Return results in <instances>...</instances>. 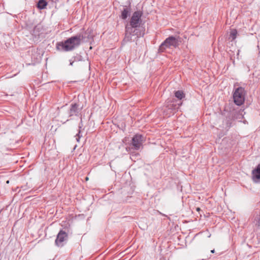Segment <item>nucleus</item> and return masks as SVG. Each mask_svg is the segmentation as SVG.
<instances>
[{"mask_svg": "<svg viewBox=\"0 0 260 260\" xmlns=\"http://www.w3.org/2000/svg\"><path fill=\"white\" fill-rule=\"evenodd\" d=\"M52 2L56 3L57 0H51Z\"/></svg>", "mask_w": 260, "mask_h": 260, "instance_id": "obj_20", "label": "nucleus"}, {"mask_svg": "<svg viewBox=\"0 0 260 260\" xmlns=\"http://www.w3.org/2000/svg\"><path fill=\"white\" fill-rule=\"evenodd\" d=\"M181 104L182 103L178 104V105L174 104L173 103L168 104L166 106L164 111H165L166 110H170L171 112L175 111L179 108V107L181 105Z\"/></svg>", "mask_w": 260, "mask_h": 260, "instance_id": "obj_9", "label": "nucleus"}, {"mask_svg": "<svg viewBox=\"0 0 260 260\" xmlns=\"http://www.w3.org/2000/svg\"><path fill=\"white\" fill-rule=\"evenodd\" d=\"M236 111V113H237V110H235Z\"/></svg>", "mask_w": 260, "mask_h": 260, "instance_id": "obj_24", "label": "nucleus"}, {"mask_svg": "<svg viewBox=\"0 0 260 260\" xmlns=\"http://www.w3.org/2000/svg\"><path fill=\"white\" fill-rule=\"evenodd\" d=\"M88 180V177H86V180Z\"/></svg>", "mask_w": 260, "mask_h": 260, "instance_id": "obj_23", "label": "nucleus"}, {"mask_svg": "<svg viewBox=\"0 0 260 260\" xmlns=\"http://www.w3.org/2000/svg\"><path fill=\"white\" fill-rule=\"evenodd\" d=\"M83 127V124H82V118L81 117V121H80V123H79V130H80L81 131V128Z\"/></svg>", "mask_w": 260, "mask_h": 260, "instance_id": "obj_16", "label": "nucleus"}, {"mask_svg": "<svg viewBox=\"0 0 260 260\" xmlns=\"http://www.w3.org/2000/svg\"><path fill=\"white\" fill-rule=\"evenodd\" d=\"M211 253H214V252H215V250H214V249L212 250L211 251Z\"/></svg>", "mask_w": 260, "mask_h": 260, "instance_id": "obj_19", "label": "nucleus"}, {"mask_svg": "<svg viewBox=\"0 0 260 260\" xmlns=\"http://www.w3.org/2000/svg\"><path fill=\"white\" fill-rule=\"evenodd\" d=\"M252 179L255 182H259L260 180V163L252 172Z\"/></svg>", "mask_w": 260, "mask_h": 260, "instance_id": "obj_8", "label": "nucleus"}, {"mask_svg": "<svg viewBox=\"0 0 260 260\" xmlns=\"http://www.w3.org/2000/svg\"><path fill=\"white\" fill-rule=\"evenodd\" d=\"M68 238V234L63 230H60L57 235L55 241V244L57 246H62V243Z\"/></svg>", "mask_w": 260, "mask_h": 260, "instance_id": "obj_7", "label": "nucleus"}, {"mask_svg": "<svg viewBox=\"0 0 260 260\" xmlns=\"http://www.w3.org/2000/svg\"><path fill=\"white\" fill-rule=\"evenodd\" d=\"M69 120L68 119H66L65 121L63 123H65L67 121H68Z\"/></svg>", "mask_w": 260, "mask_h": 260, "instance_id": "obj_21", "label": "nucleus"}, {"mask_svg": "<svg viewBox=\"0 0 260 260\" xmlns=\"http://www.w3.org/2000/svg\"><path fill=\"white\" fill-rule=\"evenodd\" d=\"M145 140V138L143 135L138 134L135 135L132 139V142L131 143L133 147H126V150L129 151L132 149L136 150L140 149L141 147L142 146L143 142H144Z\"/></svg>", "mask_w": 260, "mask_h": 260, "instance_id": "obj_5", "label": "nucleus"}, {"mask_svg": "<svg viewBox=\"0 0 260 260\" xmlns=\"http://www.w3.org/2000/svg\"><path fill=\"white\" fill-rule=\"evenodd\" d=\"M80 133H81V131L79 130L78 133L76 134V135L75 136L76 137V141L78 142H79L80 139L81 137L82 136L81 135H80Z\"/></svg>", "mask_w": 260, "mask_h": 260, "instance_id": "obj_15", "label": "nucleus"}, {"mask_svg": "<svg viewBox=\"0 0 260 260\" xmlns=\"http://www.w3.org/2000/svg\"><path fill=\"white\" fill-rule=\"evenodd\" d=\"M142 15V13L138 11L133 14L129 23L125 25V36L122 42V45L134 41L135 40L133 37L139 38L144 35L143 29L140 27Z\"/></svg>", "mask_w": 260, "mask_h": 260, "instance_id": "obj_1", "label": "nucleus"}, {"mask_svg": "<svg viewBox=\"0 0 260 260\" xmlns=\"http://www.w3.org/2000/svg\"><path fill=\"white\" fill-rule=\"evenodd\" d=\"M175 96L179 100H182L185 97V94L182 90H178L175 92Z\"/></svg>", "mask_w": 260, "mask_h": 260, "instance_id": "obj_13", "label": "nucleus"}, {"mask_svg": "<svg viewBox=\"0 0 260 260\" xmlns=\"http://www.w3.org/2000/svg\"><path fill=\"white\" fill-rule=\"evenodd\" d=\"M243 110L241 109H238V112L237 114H235L234 115H233V117L235 119H242L243 117Z\"/></svg>", "mask_w": 260, "mask_h": 260, "instance_id": "obj_14", "label": "nucleus"}, {"mask_svg": "<svg viewBox=\"0 0 260 260\" xmlns=\"http://www.w3.org/2000/svg\"><path fill=\"white\" fill-rule=\"evenodd\" d=\"M181 42V38L178 36L177 37L173 36L167 38L159 46L158 48V52H164L167 48L171 47L177 48Z\"/></svg>", "mask_w": 260, "mask_h": 260, "instance_id": "obj_3", "label": "nucleus"}, {"mask_svg": "<svg viewBox=\"0 0 260 260\" xmlns=\"http://www.w3.org/2000/svg\"><path fill=\"white\" fill-rule=\"evenodd\" d=\"M85 37L83 34H78L68 38L64 41L57 43L56 48L57 50H61L66 52L72 51L80 46L82 40Z\"/></svg>", "mask_w": 260, "mask_h": 260, "instance_id": "obj_2", "label": "nucleus"}, {"mask_svg": "<svg viewBox=\"0 0 260 260\" xmlns=\"http://www.w3.org/2000/svg\"><path fill=\"white\" fill-rule=\"evenodd\" d=\"M6 183H7V184L9 183V180H8V181H7V182H6Z\"/></svg>", "mask_w": 260, "mask_h": 260, "instance_id": "obj_22", "label": "nucleus"}, {"mask_svg": "<svg viewBox=\"0 0 260 260\" xmlns=\"http://www.w3.org/2000/svg\"><path fill=\"white\" fill-rule=\"evenodd\" d=\"M234 103L237 106L242 105L245 101L244 88L239 87L236 89L233 94Z\"/></svg>", "mask_w": 260, "mask_h": 260, "instance_id": "obj_4", "label": "nucleus"}, {"mask_svg": "<svg viewBox=\"0 0 260 260\" xmlns=\"http://www.w3.org/2000/svg\"><path fill=\"white\" fill-rule=\"evenodd\" d=\"M196 210L199 212L201 210V209L199 207H197L196 208Z\"/></svg>", "mask_w": 260, "mask_h": 260, "instance_id": "obj_18", "label": "nucleus"}, {"mask_svg": "<svg viewBox=\"0 0 260 260\" xmlns=\"http://www.w3.org/2000/svg\"><path fill=\"white\" fill-rule=\"evenodd\" d=\"M75 61V58L73 60L70 59V66H73Z\"/></svg>", "mask_w": 260, "mask_h": 260, "instance_id": "obj_17", "label": "nucleus"}, {"mask_svg": "<svg viewBox=\"0 0 260 260\" xmlns=\"http://www.w3.org/2000/svg\"><path fill=\"white\" fill-rule=\"evenodd\" d=\"M237 31L235 29H231L230 31V37L229 38V40H231L232 41H234L237 37Z\"/></svg>", "mask_w": 260, "mask_h": 260, "instance_id": "obj_12", "label": "nucleus"}, {"mask_svg": "<svg viewBox=\"0 0 260 260\" xmlns=\"http://www.w3.org/2000/svg\"><path fill=\"white\" fill-rule=\"evenodd\" d=\"M130 8H124L121 12V18L122 19H126L130 14Z\"/></svg>", "mask_w": 260, "mask_h": 260, "instance_id": "obj_10", "label": "nucleus"}, {"mask_svg": "<svg viewBox=\"0 0 260 260\" xmlns=\"http://www.w3.org/2000/svg\"><path fill=\"white\" fill-rule=\"evenodd\" d=\"M47 5V3L45 0H39L37 3V7L40 10L44 9Z\"/></svg>", "mask_w": 260, "mask_h": 260, "instance_id": "obj_11", "label": "nucleus"}, {"mask_svg": "<svg viewBox=\"0 0 260 260\" xmlns=\"http://www.w3.org/2000/svg\"><path fill=\"white\" fill-rule=\"evenodd\" d=\"M82 107L77 103H72L70 108L68 111V117H71L73 116H79L80 115Z\"/></svg>", "mask_w": 260, "mask_h": 260, "instance_id": "obj_6", "label": "nucleus"}]
</instances>
